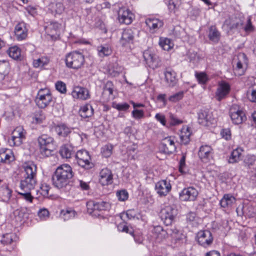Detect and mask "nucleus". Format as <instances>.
<instances>
[{
	"label": "nucleus",
	"mask_w": 256,
	"mask_h": 256,
	"mask_svg": "<svg viewBox=\"0 0 256 256\" xmlns=\"http://www.w3.org/2000/svg\"><path fill=\"white\" fill-rule=\"evenodd\" d=\"M94 114V109L90 104H86L80 108V114L84 118H88Z\"/></svg>",
	"instance_id": "393cba45"
},
{
	"label": "nucleus",
	"mask_w": 256,
	"mask_h": 256,
	"mask_svg": "<svg viewBox=\"0 0 256 256\" xmlns=\"http://www.w3.org/2000/svg\"><path fill=\"white\" fill-rule=\"evenodd\" d=\"M166 232L176 242L183 240L185 236L182 232L175 226H171L166 230Z\"/></svg>",
	"instance_id": "412c9836"
},
{
	"label": "nucleus",
	"mask_w": 256,
	"mask_h": 256,
	"mask_svg": "<svg viewBox=\"0 0 256 256\" xmlns=\"http://www.w3.org/2000/svg\"><path fill=\"white\" fill-rule=\"evenodd\" d=\"M161 149L165 154L173 153L176 150L174 138L168 136L162 139L161 143Z\"/></svg>",
	"instance_id": "ddd939ff"
},
{
	"label": "nucleus",
	"mask_w": 256,
	"mask_h": 256,
	"mask_svg": "<svg viewBox=\"0 0 256 256\" xmlns=\"http://www.w3.org/2000/svg\"><path fill=\"white\" fill-rule=\"evenodd\" d=\"M246 96L250 102H256V86H252L248 88Z\"/></svg>",
	"instance_id": "58836bf2"
},
{
	"label": "nucleus",
	"mask_w": 256,
	"mask_h": 256,
	"mask_svg": "<svg viewBox=\"0 0 256 256\" xmlns=\"http://www.w3.org/2000/svg\"><path fill=\"white\" fill-rule=\"evenodd\" d=\"M7 53L14 60H20L22 58L20 49L17 46L10 48L7 50Z\"/></svg>",
	"instance_id": "a878e982"
},
{
	"label": "nucleus",
	"mask_w": 256,
	"mask_h": 256,
	"mask_svg": "<svg viewBox=\"0 0 256 256\" xmlns=\"http://www.w3.org/2000/svg\"><path fill=\"white\" fill-rule=\"evenodd\" d=\"M24 178L20 181V188L23 191H31L36 184V166L32 163L26 164L24 166Z\"/></svg>",
	"instance_id": "f03ea898"
},
{
	"label": "nucleus",
	"mask_w": 256,
	"mask_h": 256,
	"mask_svg": "<svg viewBox=\"0 0 256 256\" xmlns=\"http://www.w3.org/2000/svg\"><path fill=\"white\" fill-rule=\"evenodd\" d=\"M112 107L119 111L124 112L130 108V106L126 102L118 104L114 102L112 103Z\"/></svg>",
	"instance_id": "79ce46f5"
},
{
	"label": "nucleus",
	"mask_w": 256,
	"mask_h": 256,
	"mask_svg": "<svg viewBox=\"0 0 256 256\" xmlns=\"http://www.w3.org/2000/svg\"><path fill=\"white\" fill-rule=\"evenodd\" d=\"M38 216L41 219L45 220L48 217L49 212L46 208L41 209L38 212Z\"/></svg>",
	"instance_id": "0e129e2a"
},
{
	"label": "nucleus",
	"mask_w": 256,
	"mask_h": 256,
	"mask_svg": "<svg viewBox=\"0 0 256 256\" xmlns=\"http://www.w3.org/2000/svg\"><path fill=\"white\" fill-rule=\"evenodd\" d=\"M230 115L232 122L236 124H240L246 120L244 112L236 105H233L230 108Z\"/></svg>",
	"instance_id": "9d476101"
},
{
	"label": "nucleus",
	"mask_w": 256,
	"mask_h": 256,
	"mask_svg": "<svg viewBox=\"0 0 256 256\" xmlns=\"http://www.w3.org/2000/svg\"><path fill=\"white\" fill-rule=\"evenodd\" d=\"M24 138H12L10 140H8V142L10 146H20L22 143V140Z\"/></svg>",
	"instance_id": "5fc2aeb1"
},
{
	"label": "nucleus",
	"mask_w": 256,
	"mask_h": 256,
	"mask_svg": "<svg viewBox=\"0 0 256 256\" xmlns=\"http://www.w3.org/2000/svg\"><path fill=\"white\" fill-rule=\"evenodd\" d=\"M244 30L247 33L252 32L255 30L254 26L252 24L250 18H248Z\"/></svg>",
	"instance_id": "13d9d810"
},
{
	"label": "nucleus",
	"mask_w": 256,
	"mask_h": 256,
	"mask_svg": "<svg viewBox=\"0 0 256 256\" xmlns=\"http://www.w3.org/2000/svg\"><path fill=\"white\" fill-rule=\"evenodd\" d=\"M50 8L52 13L60 14L64 12L65 8L62 2L60 1L51 3L50 4Z\"/></svg>",
	"instance_id": "cd10ccee"
},
{
	"label": "nucleus",
	"mask_w": 256,
	"mask_h": 256,
	"mask_svg": "<svg viewBox=\"0 0 256 256\" xmlns=\"http://www.w3.org/2000/svg\"><path fill=\"white\" fill-rule=\"evenodd\" d=\"M73 176L70 166L68 164H62L56 168L52 176V184L58 189L62 188L68 184Z\"/></svg>",
	"instance_id": "f257e3e1"
},
{
	"label": "nucleus",
	"mask_w": 256,
	"mask_h": 256,
	"mask_svg": "<svg viewBox=\"0 0 256 256\" xmlns=\"http://www.w3.org/2000/svg\"><path fill=\"white\" fill-rule=\"evenodd\" d=\"M196 240L200 245L206 248L212 244L213 237L210 231L200 230L196 234Z\"/></svg>",
	"instance_id": "9b49d317"
},
{
	"label": "nucleus",
	"mask_w": 256,
	"mask_h": 256,
	"mask_svg": "<svg viewBox=\"0 0 256 256\" xmlns=\"http://www.w3.org/2000/svg\"><path fill=\"white\" fill-rule=\"evenodd\" d=\"M243 150L240 148H238L233 150L231 154V156L228 160L230 163L238 162L240 160Z\"/></svg>",
	"instance_id": "2f4dec72"
},
{
	"label": "nucleus",
	"mask_w": 256,
	"mask_h": 256,
	"mask_svg": "<svg viewBox=\"0 0 256 256\" xmlns=\"http://www.w3.org/2000/svg\"><path fill=\"white\" fill-rule=\"evenodd\" d=\"M84 56L78 52H72L66 56V64L68 68L78 69L84 65Z\"/></svg>",
	"instance_id": "20e7f679"
},
{
	"label": "nucleus",
	"mask_w": 256,
	"mask_h": 256,
	"mask_svg": "<svg viewBox=\"0 0 256 256\" xmlns=\"http://www.w3.org/2000/svg\"><path fill=\"white\" fill-rule=\"evenodd\" d=\"M146 24L152 32H156L158 29L163 26L162 21L156 18H148L146 20Z\"/></svg>",
	"instance_id": "4be33fe9"
},
{
	"label": "nucleus",
	"mask_w": 256,
	"mask_h": 256,
	"mask_svg": "<svg viewBox=\"0 0 256 256\" xmlns=\"http://www.w3.org/2000/svg\"><path fill=\"white\" fill-rule=\"evenodd\" d=\"M230 90V85L225 82H222L219 84L216 92V98L217 100L220 101L224 98L228 94Z\"/></svg>",
	"instance_id": "a211bd4d"
},
{
	"label": "nucleus",
	"mask_w": 256,
	"mask_h": 256,
	"mask_svg": "<svg viewBox=\"0 0 256 256\" xmlns=\"http://www.w3.org/2000/svg\"><path fill=\"white\" fill-rule=\"evenodd\" d=\"M195 75L200 84H205L208 80L206 74L204 72H196Z\"/></svg>",
	"instance_id": "c03bdc74"
},
{
	"label": "nucleus",
	"mask_w": 256,
	"mask_h": 256,
	"mask_svg": "<svg viewBox=\"0 0 256 256\" xmlns=\"http://www.w3.org/2000/svg\"><path fill=\"white\" fill-rule=\"evenodd\" d=\"M220 134L222 138L226 140H228L231 138V132L229 128L222 129L220 132Z\"/></svg>",
	"instance_id": "680f3d73"
},
{
	"label": "nucleus",
	"mask_w": 256,
	"mask_h": 256,
	"mask_svg": "<svg viewBox=\"0 0 256 256\" xmlns=\"http://www.w3.org/2000/svg\"><path fill=\"white\" fill-rule=\"evenodd\" d=\"M158 44L164 50L168 51L174 46L173 42L168 38H160Z\"/></svg>",
	"instance_id": "473e14b6"
},
{
	"label": "nucleus",
	"mask_w": 256,
	"mask_h": 256,
	"mask_svg": "<svg viewBox=\"0 0 256 256\" xmlns=\"http://www.w3.org/2000/svg\"><path fill=\"white\" fill-rule=\"evenodd\" d=\"M118 18L120 23L129 24L132 21L134 14L129 10L120 8L118 12Z\"/></svg>",
	"instance_id": "dca6fc26"
},
{
	"label": "nucleus",
	"mask_w": 256,
	"mask_h": 256,
	"mask_svg": "<svg viewBox=\"0 0 256 256\" xmlns=\"http://www.w3.org/2000/svg\"><path fill=\"white\" fill-rule=\"evenodd\" d=\"M132 116L136 119H140L144 116L142 110H134L132 112Z\"/></svg>",
	"instance_id": "e2e57ef3"
},
{
	"label": "nucleus",
	"mask_w": 256,
	"mask_h": 256,
	"mask_svg": "<svg viewBox=\"0 0 256 256\" xmlns=\"http://www.w3.org/2000/svg\"><path fill=\"white\" fill-rule=\"evenodd\" d=\"M190 128L186 126H183L180 136L181 142L184 144H187L190 142Z\"/></svg>",
	"instance_id": "bb28decb"
},
{
	"label": "nucleus",
	"mask_w": 256,
	"mask_h": 256,
	"mask_svg": "<svg viewBox=\"0 0 256 256\" xmlns=\"http://www.w3.org/2000/svg\"><path fill=\"white\" fill-rule=\"evenodd\" d=\"M38 140L41 155L44 157H48L52 155L53 138L48 135L42 134L38 138Z\"/></svg>",
	"instance_id": "7ed1b4c3"
},
{
	"label": "nucleus",
	"mask_w": 256,
	"mask_h": 256,
	"mask_svg": "<svg viewBox=\"0 0 256 256\" xmlns=\"http://www.w3.org/2000/svg\"><path fill=\"white\" fill-rule=\"evenodd\" d=\"M61 26V24L57 22H52L46 26V30L48 32H50V34L52 36L56 34L59 31Z\"/></svg>",
	"instance_id": "72a5a7b5"
},
{
	"label": "nucleus",
	"mask_w": 256,
	"mask_h": 256,
	"mask_svg": "<svg viewBox=\"0 0 256 256\" xmlns=\"http://www.w3.org/2000/svg\"><path fill=\"white\" fill-rule=\"evenodd\" d=\"M110 204L105 202H96V210H106L109 209Z\"/></svg>",
	"instance_id": "49530a36"
},
{
	"label": "nucleus",
	"mask_w": 256,
	"mask_h": 256,
	"mask_svg": "<svg viewBox=\"0 0 256 256\" xmlns=\"http://www.w3.org/2000/svg\"><path fill=\"white\" fill-rule=\"evenodd\" d=\"M9 63L5 60H0V73L5 76L8 74L9 70Z\"/></svg>",
	"instance_id": "37998d69"
},
{
	"label": "nucleus",
	"mask_w": 256,
	"mask_h": 256,
	"mask_svg": "<svg viewBox=\"0 0 256 256\" xmlns=\"http://www.w3.org/2000/svg\"><path fill=\"white\" fill-rule=\"evenodd\" d=\"M112 146H106L102 149V152L103 156L106 158L110 156L112 154Z\"/></svg>",
	"instance_id": "052dcab7"
},
{
	"label": "nucleus",
	"mask_w": 256,
	"mask_h": 256,
	"mask_svg": "<svg viewBox=\"0 0 256 256\" xmlns=\"http://www.w3.org/2000/svg\"><path fill=\"white\" fill-rule=\"evenodd\" d=\"M186 154H183L179 162V170L181 172H183L184 168L186 165Z\"/></svg>",
	"instance_id": "774afa93"
},
{
	"label": "nucleus",
	"mask_w": 256,
	"mask_h": 256,
	"mask_svg": "<svg viewBox=\"0 0 256 256\" xmlns=\"http://www.w3.org/2000/svg\"><path fill=\"white\" fill-rule=\"evenodd\" d=\"M97 50L100 57L110 56L112 52L111 48L106 44L98 46Z\"/></svg>",
	"instance_id": "f704fd0d"
},
{
	"label": "nucleus",
	"mask_w": 256,
	"mask_h": 256,
	"mask_svg": "<svg viewBox=\"0 0 256 256\" xmlns=\"http://www.w3.org/2000/svg\"><path fill=\"white\" fill-rule=\"evenodd\" d=\"M24 138V132L23 128L20 127H17L14 130L12 133V138Z\"/></svg>",
	"instance_id": "8fccbe9b"
},
{
	"label": "nucleus",
	"mask_w": 256,
	"mask_h": 256,
	"mask_svg": "<svg viewBox=\"0 0 256 256\" xmlns=\"http://www.w3.org/2000/svg\"><path fill=\"white\" fill-rule=\"evenodd\" d=\"M72 95L74 98L86 100L90 98L88 90L83 87L76 86L74 88Z\"/></svg>",
	"instance_id": "aec40b11"
},
{
	"label": "nucleus",
	"mask_w": 256,
	"mask_h": 256,
	"mask_svg": "<svg viewBox=\"0 0 256 256\" xmlns=\"http://www.w3.org/2000/svg\"><path fill=\"white\" fill-rule=\"evenodd\" d=\"M155 189L157 194L160 196H166L172 189V186L170 181L162 180L156 184Z\"/></svg>",
	"instance_id": "2eb2a0df"
},
{
	"label": "nucleus",
	"mask_w": 256,
	"mask_h": 256,
	"mask_svg": "<svg viewBox=\"0 0 256 256\" xmlns=\"http://www.w3.org/2000/svg\"><path fill=\"white\" fill-rule=\"evenodd\" d=\"M56 90L61 94H66V87L65 83L62 81H58L55 84Z\"/></svg>",
	"instance_id": "09e8293b"
},
{
	"label": "nucleus",
	"mask_w": 256,
	"mask_h": 256,
	"mask_svg": "<svg viewBox=\"0 0 256 256\" xmlns=\"http://www.w3.org/2000/svg\"><path fill=\"white\" fill-rule=\"evenodd\" d=\"M113 88L112 82H108L104 88L103 95H108V99L113 98Z\"/></svg>",
	"instance_id": "4c0bfd02"
},
{
	"label": "nucleus",
	"mask_w": 256,
	"mask_h": 256,
	"mask_svg": "<svg viewBox=\"0 0 256 256\" xmlns=\"http://www.w3.org/2000/svg\"><path fill=\"white\" fill-rule=\"evenodd\" d=\"M12 190L8 187L2 190V200L4 202H8L11 197Z\"/></svg>",
	"instance_id": "a19ab883"
},
{
	"label": "nucleus",
	"mask_w": 256,
	"mask_h": 256,
	"mask_svg": "<svg viewBox=\"0 0 256 256\" xmlns=\"http://www.w3.org/2000/svg\"><path fill=\"white\" fill-rule=\"evenodd\" d=\"M15 34L18 40L24 39L27 36L26 28L22 31L17 32V33Z\"/></svg>",
	"instance_id": "69168bd1"
},
{
	"label": "nucleus",
	"mask_w": 256,
	"mask_h": 256,
	"mask_svg": "<svg viewBox=\"0 0 256 256\" xmlns=\"http://www.w3.org/2000/svg\"><path fill=\"white\" fill-rule=\"evenodd\" d=\"M76 212L72 209L62 210L60 212V217L64 221L68 220L75 216Z\"/></svg>",
	"instance_id": "c9c22d12"
},
{
	"label": "nucleus",
	"mask_w": 256,
	"mask_h": 256,
	"mask_svg": "<svg viewBox=\"0 0 256 256\" xmlns=\"http://www.w3.org/2000/svg\"><path fill=\"white\" fill-rule=\"evenodd\" d=\"M52 96L47 88L40 89L35 99L36 105L40 108L46 107L51 102Z\"/></svg>",
	"instance_id": "423d86ee"
},
{
	"label": "nucleus",
	"mask_w": 256,
	"mask_h": 256,
	"mask_svg": "<svg viewBox=\"0 0 256 256\" xmlns=\"http://www.w3.org/2000/svg\"><path fill=\"white\" fill-rule=\"evenodd\" d=\"M40 189V192L42 196L44 197L48 196V192L50 189V187L48 185L46 184H42Z\"/></svg>",
	"instance_id": "6e6d98bb"
},
{
	"label": "nucleus",
	"mask_w": 256,
	"mask_h": 256,
	"mask_svg": "<svg viewBox=\"0 0 256 256\" xmlns=\"http://www.w3.org/2000/svg\"><path fill=\"white\" fill-rule=\"evenodd\" d=\"M212 154L213 150L208 145L201 146L198 152L199 158L204 162H208L212 158Z\"/></svg>",
	"instance_id": "f3484780"
},
{
	"label": "nucleus",
	"mask_w": 256,
	"mask_h": 256,
	"mask_svg": "<svg viewBox=\"0 0 256 256\" xmlns=\"http://www.w3.org/2000/svg\"><path fill=\"white\" fill-rule=\"evenodd\" d=\"M143 57L147 65L152 69L158 68L161 64L159 57L150 49L144 52Z\"/></svg>",
	"instance_id": "0eeeda50"
},
{
	"label": "nucleus",
	"mask_w": 256,
	"mask_h": 256,
	"mask_svg": "<svg viewBox=\"0 0 256 256\" xmlns=\"http://www.w3.org/2000/svg\"><path fill=\"white\" fill-rule=\"evenodd\" d=\"M243 211L250 218L254 217L256 215V207L250 204L244 206Z\"/></svg>",
	"instance_id": "e433bc0d"
},
{
	"label": "nucleus",
	"mask_w": 256,
	"mask_h": 256,
	"mask_svg": "<svg viewBox=\"0 0 256 256\" xmlns=\"http://www.w3.org/2000/svg\"><path fill=\"white\" fill-rule=\"evenodd\" d=\"M76 157L77 159V163L80 166L86 169H90L92 166V164L90 162V156L86 150H78L76 154Z\"/></svg>",
	"instance_id": "1a4fd4ad"
},
{
	"label": "nucleus",
	"mask_w": 256,
	"mask_h": 256,
	"mask_svg": "<svg viewBox=\"0 0 256 256\" xmlns=\"http://www.w3.org/2000/svg\"><path fill=\"white\" fill-rule=\"evenodd\" d=\"M165 80L170 86H174L177 83L176 73L172 70L167 68L164 72Z\"/></svg>",
	"instance_id": "5701e85b"
},
{
	"label": "nucleus",
	"mask_w": 256,
	"mask_h": 256,
	"mask_svg": "<svg viewBox=\"0 0 256 256\" xmlns=\"http://www.w3.org/2000/svg\"><path fill=\"white\" fill-rule=\"evenodd\" d=\"M156 119L160 122L163 126H166V120L165 116L161 114H156L155 116Z\"/></svg>",
	"instance_id": "338daca9"
},
{
	"label": "nucleus",
	"mask_w": 256,
	"mask_h": 256,
	"mask_svg": "<svg viewBox=\"0 0 256 256\" xmlns=\"http://www.w3.org/2000/svg\"><path fill=\"white\" fill-rule=\"evenodd\" d=\"M60 154L62 158H70L73 154L72 148L71 146L64 144L60 150Z\"/></svg>",
	"instance_id": "c756f323"
},
{
	"label": "nucleus",
	"mask_w": 256,
	"mask_h": 256,
	"mask_svg": "<svg viewBox=\"0 0 256 256\" xmlns=\"http://www.w3.org/2000/svg\"><path fill=\"white\" fill-rule=\"evenodd\" d=\"M170 126H177L182 123V120L178 119L176 116L172 114H170Z\"/></svg>",
	"instance_id": "4d7b16f0"
},
{
	"label": "nucleus",
	"mask_w": 256,
	"mask_h": 256,
	"mask_svg": "<svg viewBox=\"0 0 256 256\" xmlns=\"http://www.w3.org/2000/svg\"><path fill=\"white\" fill-rule=\"evenodd\" d=\"M180 4L178 0H170L168 4V8L171 12H175Z\"/></svg>",
	"instance_id": "a18cd8bd"
},
{
	"label": "nucleus",
	"mask_w": 256,
	"mask_h": 256,
	"mask_svg": "<svg viewBox=\"0 0 256 256\" xmlns=\"http://www.w3.org/2000/svg\"><path fill=\"white\" fill-rule=\"evenodd\" d=\"M55 130L59 136L62 137L68 136L71 132L70 129L64 124L56 126Z\"/></svg>",
	"instance_id": "7c9ffc66"
},
{
	"label": "nucleus",
	"mask_w": 256,
	"mask_h": 256,
	"mask_svg": "<svg viewBox=\"0 0 256 256\" xmlns=\"http://www.w3.org/2000/svg\"><path fill=\"white\" fill-rule=\"evenodd\" d=\"M18 194L22 196V197L26 200L32 202L34 198L33 196L31 195L30 191H24V192H19Z\"/></svg>",
	"instance_id": "bf43d9fd"
},
{
	"label": "nucleus",
	"mask_w": 256,
	"mask_h": 256,
	"mask_svg": "<svg viewBox=\"0 0 256 256\" xmlns=\"http://www.w3.org/2000/svg\"><path fill=\"white\" fill-rule=\"evenodd\" d=\"M49 60L47 57H42L33 62L34 66L35 68L43 67L48 64Z\"/></svg>",
	"instance_id": "ea45409f"
},
{
	"label": "nucleus",
	"mask_w": 256,
	"mask_h": 256,
	"mask_svg": "<svg viewBox=\"0 0 256 256\" xmlns=\"http://www.w3.org/2000/svg\"><path fill=\"white\" fill-rule=\"evenodd\" d=\"M236 202V198L232 195L226 194L220 201V206L224 208L231 206Z\"/></svg>",
	"instance_id": "b1692460"
},
{
	"label": "nucleus",
	"mask_w": 256,
	"mask_h": 256,
	"mask_svg": "<svg viewBox=\"0 0 256 256\" xmlns=\"http://www.w3.org/2000/svg\"><path fill=\"white\" fill-rule=\"evenodd\" d=\"M209 39L214 43H217L220 38V34L215 26H211L208 32Z\"/></svg>",
	"instance_id": "c85d7f7f"
},
{
	"label": "nucleus",
	"mask_w": 256,
	"mask_h": 256,
	"mask_svg": "<svg viewBox=\"0 0 256 256\" xmlns=\"http://www.w3.org/2000/svg\"><path fill=\"white\" fill-rule=\"evenodd\" d=\"M14 235L11 234H4L1 240V242L4 244H10L13 241Z\"/></svg>",
	"instance_id": "3c124183"
},
{
	"label": "nucleus",
	"mask_w": 256,
	"mask_h": 256,
	"mask_svg": "<svg viewBox=\"0 0 256 256\" xmlns=\"http://www.w3.org/2000/svg\"><path fill=\"white\" fill-rule=\"evenodd\" d=\"M198 122L202 126H208L214 124V119L212 114L206 110H200L198 114Z\"/></svg>",
	"instance_id": "f8f14e48"
},
{
	"label": "nucleus",
	"mask_w": 256,
	"mask_h": 256,
	"mask_svg": "<svg viewBox=\"0 0 256 256\" xmlns=\"http://www.w3.org/2000/svg\"><path fill=\"white\" fill-rule=\"evenodd\" d=\"M178 214V210L174 206H168L162 209L160 216L164 223L168 226L172 224Z\"/></svg>",
	"instance_id": "39448f33"
},
{
	"label": "nucleus",
	"mask_w": 256,
	"mask_h": 256,
	"mask_svg": "<svg viewBox=\"0 0 256 256\" xmlns=\"http://www.w3.org/2000/svg\"><path fill=\"white\" fill-rule=\"evenodd\" d=\"M184 96V92H179L168 98L170 101L172 102H176L181 100Z\"/></svg>",
	"instance_id": "603ef678"
},
{
	"label": "nucleus",
	"mask_w": 256,
	"mask_h": 256,
	"mask_svg": "<svg viewBox=\"0 0 256 256\" xmlns=\"http://www.w3.org/2000/svg\"><path fill=\"white\" fill-rule=\"evenodd\" d=\"M198 191L193 187L184 188L180 193V198L183 201H194L198 196Z\"/></svg>",
	"instance_id": "4468645a"
},
{
	"label": "nucleus",
	"mask_w": 256,
	"mask_h": 256,
	"mask_svg": "<svg viewBox=\"0 0 256 256\" xmlns=\"http://www.w3.org/2000/svg\"><path fill=\"white\" fill-rule=\"evenodd\" d=\"M45 118L43 112L42 110H38L36 113L33 118V122L36 123L40 124L45 119Z\"/></svg>",
	"instance_id": "de8ad7c7"
},
{
	"label": "nucleus",
	"mask_w": 256,
	"mask_h": 256,
	"mask_svg": "<svg viewBox=\"0 0 256 256\" xmlns=\"http://www.w3.org/2000/svg\"><path fill=\"white\" fill-rule=\"evenodd\" d=\"M116 196L120 201H124L128 198V193L125 190H122L116 192Z\"/></svg>",
	"instance_id": "864d4df0"
},
{
	"label": "nucleus",
	"mask_w": 256,
	"mask_h": 256,
	"mask_svg": "<svg viewBox=\"0 0 256 256\" xmlns=\"http://www.w3.org/2000/svg\"><path fill=\"white\" fill-rule=\"evenodd\" d=\"M113 175L108 168L102 169L100 173V182L102 186L111 184L112 182Z\"/></svg>",
	"instance_id": "6ab92c4d"
},
{
	"label": "nucleus",
	"mask_w": 256,
	"mask_h": 256,
	"mask_svg": "<svg viewBox=\"0 0 256 256\" xmlns=\"http://www.w3.org/2000/svg\"><path fill=\"white\" fill-rule=\"evenodd\" d=\"M136 28H126L123 30L120 42L122 46H127L132 44L134 36L138 32Z\"/></svg>",
	"instance_id": "6e6552de"
}]
</instances>
